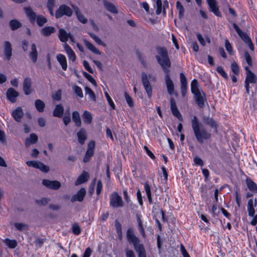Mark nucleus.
<instances>
[{"instance_id":"obj_22","label":"nucleus","mask_w":257,"mask_h":257,"mask_svg":"<svg viewBox=\"0 0 257 257\" xmlns=\"http://www.w3.org/2000/svg\"><path fill=\"white\" fill-rule=\"evenodd\" d=\"M6 94L8 99L12 102H15L18 96V93L13 88L8 89Z\"/></svg>"},{"instance_id":"obj_51","label":"nucleus","mask_w":257,"mask_h":257,"mask_svg":"<svg viewBox=\"0 0 257 257\" xmlns=\"http://www.w3.org/2000/svg\"><path fill=\"white\" fill-rule=\"evenodd\" d=\"M216 71L217 72L220 74L225 79H228V75L226 73L224 70L223 67L222 66H218L216 68Z\"/></svg>"},{"instance_id":"obj_14","label":"nucleus","mask_w":257,"mask_h":257,"mask_svg":"<svg viewBox=\"0 0 257 257\" xmlns=\"http://www.w3.org/2000/svg\"><path fill=\"white\" fill-rule=\"evenodd\" d=\"M86 195V190L84 188H81L76 194L73 195L71 197V201L72 202L75 201L81 202Z\"/></svg>"},{"instance_id":"obj_19","label":"nucleus","mask_w":257,"mask_h":257,"mask_svg":"<svg viewBox=\"0 0 257 257\" xmlns=\"http://www.w3.org/2000/svg\"><path fill=\"white\" fill-rule=\"evenodd\" d=\"M256 206V199L253 200L252 199H250L248 201L247 205V210L248 213V215L250 216H253L255 210L254 207Z\"/></svg>"},{"instance_id":"obj_5","label":"nucleus","mask_w":257,"mask_h":257,"mask_svg":"<svg viewBox=\"0 0 257 257\" xmlns=\"http://www.w3.org/2000/svg\"><path fill=\"white\" fill-rule=\"evenodd\" d=\"M24 10L26 15L32 23H34L36 20L38 25L42 27L47 22V19L41 15L36 16L35 13L33 11L30 7H25Z\"/></svg>"},{"instance_id":"obj_38","label":"nucleus","mask_w":257,"mask_h":257,"mask_svg":"<svg viewBox=\"0 0 257 257\" xmlns=\"http://www.w3.org/2000/svg\"><path fill=\"white\" fill-rule=\"evenodd\" d=\"M72 120L74 122L75 125L77 126H81V121L79 112L74 111L72 113Z\"/></svg>"},{"instance_id":"obj_2","label":"nucleus","mask_w":257,"mask_h":257,"mask_svg":"<svg viewBox=\"0 0 257 257\" xmlns=\"http://www.w3.org/2000/svg\"><path fill=\"white\" fill-rule=\"evenodd\" d=\"M191 91L194 95V98L198 106L200 108L204 107L205 103L207 102L206 94L200 87L197 80L195 79L191 81Z\"/></svg>"},{"instance_id":"obj_34","label":"nucleus","mask_w":257,"mask_h":257,"mask_svg":"<svg viewBox=\"0 0 257 257\" xmlns=\"http://www.w3.org/2000/svg\"><path fill=\"white\" fill-rule=\"evenodd\" d=\"M246 183L250 191L254 192L257 191V185L251 179L247 178Z\"/></svg>"},{"instance_id":"obj_64","label":"nucleus","mask_w":257,"mask_h":257,"mask_svg":"<svg viewBox=\"0 0 257 257\" xmlns=\"http://www.w3.org/2000/svg\"><path fill=\"white\" fill-rule=\"evenodd\" d=\"M63 120L65 125H68L71 121V118L70 115L64 116L63 117Z\"/></svg>"},{"instance_id":"obj_43","label":"nucleus","mask_w":257,"mask_h":257,"mask_svg":"<svg viewBox=\"0 0 257 257\" xmlns=\"http://www.w3.org/2000/svg\"><path fill=\"white\" fill-rule=\"evenodd\" d=\"M4 242L11 248H14L17 246V242L16 240H11L9 238L5 239Z\"/></svg>"},{"instance_id":"obj_48","label":"nucleus","mask_w":257,"mask_h":257,"mask_svg":"<svg viewBox=\"0 0 257 257\" xmlns=\"http://www.w3.org/2000/svg\"><path fill=\"white\" fill-rule=\"evenodd\" d=\"M14 226L17 229L20 231L27 230L28 228V226L27 224L22 223H15Z\"/></svg>"},{"instance_id":"obj_29","label":"nucleus","mask_w":257,"mask_h":257,"mask_svg":"<svg viewBox=\"0 0 257 257\" xmlns=\"http://www.w3.org/2000/svg\"><path fill=\"white\" fill-rule=\"evenodd\" d=\"M55 31L56 30L54 27L47 26L42 28L41 30V33L44 36H49L52 33L55 32Z\"/></svg>"},{"instance_id":"obj_35","label":"nucleus","mask_w":257,"mask_h":257,"mask_svg":"<svg viewBox=\"0 0 257 257\" xmlns=\"http://www.w3.org/2000/svg\"><path fill=\"white\" fill-rule=\"evenodd\" d=\"M37 141V136L35 134H31L30 138L26 140L25 145L27 147H29L31 145L36 143Z\"/></svg>"},{"instance_id":"obj_53","label":"nucleus","mask_w":257,"mask_h":257,"mask_svg":"<svg viewBox=\"0 0 257 257\" xmlns=\"http://www.w3.org/2000/svg\"><path fill=\"white\" fill-rule=\"evenodd\" d=\"M225 47L229 54L232 55L233 54L232 48L231 44L227 39L225 41Z\"/></svg>"},{"instance_id":"obj_4","label":"nucleus","mask_w":257,"mask_h":257,"mask_svg":"<svg viewBox=\"0 0 257 257\" xmlns=\"http://www.w3.org/2000/svg\"><path fill=\"white\" fill-rule=\"evenodd\" d=\"M158 55L156 58L166 74L169 73V68L171 66V62L169 58L167 51L163 48L157 49Z\"/></svg>"},{"instance_id":"obj_56","label":"nucleus","mask_w":257,"mask_h":257,"mask_svg":"<svg viewBox=\"0 0 257 257\" xmlns=\"http://www.w3.org/2000/svg\"><path fill=\"white\" fill-rule=\"evenodd\" d=\"M244 58L246 62V63L248 64V65L250 66H252V61H251V58L250 56V55L249 54L248 52L247 51H245L244 52Z\"/></svg>"},{"instance_id":"obj_9","label":"nucleus","mask_w":257,"mask_h":257,"mask_svg":"<svg viewBox=\"0 0 257 257\" xmlns=\"http://www.w3.org/2000/svg\"><path fill=\"white\" fill-rule=\"evenodd\" d=\"M26 164L29 167L38 169L45 173H47L49 170V168L48 166L40 162L28 161L26 162Z\"/></svg>"},{"instance_id":"obj_36","label":"nucleus","mask_w":257,"mask_h":257,"mask_svg":"<svg viewBox=\"0 0 257 257\" xmlns=\"http://www.w3.org/2000/svg\"><path fill=\"white\" fill-rule=\"evenodd\" d=\"M144 189L146 192L149 203L152 204L153 203V199H152V197L151 187L148 182H146L144 184Z\"/></svg>"},{"instance_id":"obj_6","label":"nucleus","mask_w":257,"mask_h":257,"mask_svg":"<svg viewBox=\"0 0 257 257\" xmlns=\"http://www.w3.org/2000/svg\"><path fill=\"white\" fill-rule=\"evenodd\" d=\"M233 27L244 43L248 44L249 49L253 51L254 46L251 39L248 35L245 33L242 32L235 23L233 24Z\"/></svg>"},{"instance_id":"obj_18","label":"nucleus","mask_w":257,"mask_h":257,"mask_svg":"<svg viewBox=\"0 0 257 257\" xmlns=\"http://www.w3.org/2000/svg\"><path fill=\"white\" fill-rule=\"evenodd\" d=\"M245 70L246 72V76L245 81L250 83H255L257 78L255 74L250 70L249 67L247 66L245 67Z\"/></svg>"},{"instance_id":"obj_54","label":"nucleus","mask_w":257,"mask_h":257,"mask_svg":"<svg viewBox=\"0 0 257 257\" xmlns=\"http://www.w3.org/2000/svg\"><path fill=\"white\" fill-rule=\"evenodd\" d=\"M84 76L95 86H97L96 82L93 77L86 72L84 73Z\"/></svg>"},{"instance_id":"obj_32","label":"nucleus","mask_w":257,"mask_h":257,"mask_svg":"<svg viewBox=\"0 0 257 257\" xmlns=\"http://www.w3.org/2000/svg\"><path fill=\"white\" fill-rule=\"evenodd\" d=\"M78 140L79 143L83 144L86 139V133L84 129L81 128L77 133Z\"/></svg>"},{"instance_id":"obj_1","label":"nucleus","mask_w":257,"mask_h":257,"mask_svg":"<svg viewBox=\"0 0 257 257\" xmlns=\"http://www.w3.org/2000/svg\"><path fill=\"white\" fill-rule=\"evenodd\" d=\"M191 125L195 138L200 144L210 139L211 134L202 126L196 116H193L191 119Z\"/></svg>"},{"instance_id":"obj_44","label":"nucleus","mask_w":257,"mask_h":257,"mask_svg":"<svg viewBox=\"0 0 257 257\" xmlns=\"http://www.w3.org/2000/svg\"><path fill=\"white\" fill-rule=\"evenodd\" d=\"M205 123L211 128H214L215 132L217 131V124L215 121L212 118H207L205 119Z\"/></svg>"},{"instance_id":"obj_63","label":"nucleus","mask_w":257,"mask_h":257,"mask_svg":"<svg viewBox=\"0 0 257 257\" xmlns=\"http://www.w3.org/2000/svg\"><path fill=\"white\" fill-rule=\"evenodd\" d=\"M197 39H198L199 42L200 43V44L202 46H205L206 45L205 41L201 34H197Z\"/></svg>"},{"instance_id":"obj_33","label":"nucleus","mask_w":257,"mask_h":257,"mask_svg":"<svg viewBox=\"0 0 257 257\" xmlns=\"http://www.w3.org/2000/svg\"><path fill=\"white\" fill-rule=\"evenodd\" d=\"M84 43L86 48L93 53L98 55H100L101 54V52L95 48V47L90 42L87 40H84Z\"/></svg>"},{"instance_id":"obj_60","label":"nucleus","mask_w":257,"mask_h":257,"mask_svg":"<svg viewBox=\"0 0 257 257\" xmlns=\"http://www.w3.org/2000/svg\"><path fill=\"white\" fill-rule=\"evenodd\" d=\"M180 251L183 257H190L189 254L186 251V249L185 248L183 244H181L180 246Z\"/></svg>"},{"instance_id":"obj_28","label":"nucleus","mask_w":257,"mask_h":257,"mask_svg":"<svg viewBox=\"0 0 257 257\" xmlns=\"http://www.w3.org/2000/svg\"><path fill=\"white\" fill-rule=\"evenodd\" d=\"M64 112V107L61 104L56 105L53 111V115L58 117H62Z\"/></svg>"},{"instance_id":"obj_10","label":"nucleus","mask_w":257,"mask_h":257,"mask_svg":"<svg viewBox=\"0 0 257 257\" xmlns=\"http://www.w3.org/2000/svg\"><path fill=\"white\" fill-rule=\"evenodd\" d=\"M142 81L149 97H151L152 93V87L149 82L148 75L145 72L142 73Z\"/></svg>"},{"instance_id":"obj_8","label":"nucleus","mask_w":257,"mask_h":257,"mask_svg":"<svg viewBox=\"0 0 257 257\" xmlns=\"http://www.w3.org/2000/svg\"><path fill=\"white\" fill-rule=\"evenodd\" d=\"M72 15L71 9L65 5H61L55 13V17L57 19L60 18L63 16L71 17Z\"/></svg>"},{"instance_id":"obj_45","label":"nucleus","mask_w":257,"mask_h":257,"mask_svg":"<svg viewBox=\"0 0 257 257\" xmlns=\"http://www.w3.org/2000/svg\"><path fill=\"white\" fill-rule=\"evenodd\" d=\"M85 92L86 94H88L89 95V98L92 100L93 101H95L96 97L93 91L88 87H85Z\"/></svg>"},{"instance_id":"obj_21","label":"nucleus","mask_w":257,"mask_h":257,"mask_svg":"<svg viewBox=\"0 0 257 257\" xmlns=\"http://www.w3.org/2000/svg\"><path fill=\"white\" fill-rule=\"evenodd\" d=\"M64 48L70 60L74 62L76 60V55L71 48L67 44L64 45Z\"/></svg>"},{"instance_id":"obj_3","label":"nucleus","mask_w":257,"mask_h":257,"mask_svg":"<svg viewBox=\"0 0 257 257\" xmlns=\"http://www.w3.org/2000/svg\"><path fill=\"white\" fill-rule=\"evenodd\" d=\"M126 238L127 241L133 244L134 249L138 253V257H147L144 245L140 242V239L134 234L132 228L127 229Z\"/></svg>"},{"instance_id":"obj_37","label":"nucleus","mask_w":257,"mask_h":257,"mask_svg":"<svg viewBox=\"0 0 257 257\" xmlns=\"http://www.w3.org/2000/svg\"><path fill=\"white\" fill-rule=\"evenodd\" d=\"M104 5L105 8L107 9V11L109 12L113 13V14H116L117 13V11L116 8L115 7V6L111 3L107 2V1H104Z\"/></svg>"},{"instance_id":"obj_39","label":"nucleus","mask_w":257,"mask_h":257,"mask_svg":"<svg viewBox=\"0 0 257 257\" xmlns=\"http://www.w3.org/2000/svg\"><path fill=\"white\" fill-rule=\"evenodd\" d=\"M35 106L39 112H42L44 110L45 104L42 100L37 99L35 102Z\"/></svg>"},{"instance_id":"obj_11","label":"nucleus","mask_w":257,"mask_h":257,"mask_svg":"<svg viewBox=\"0 0 257 257\" xmlns=\"http://www.w3.org/2000/svg\"><path fill=\"white\" fill-rule=\"evenodd\" d=\"M42 184L49 189L52 190H58L61 187V183L57 180H49L44 179L42 181Z\"/></svg>"},{"instance_id":"obj_17","label":"nucleus","mask_w":257,"mask_h":257,"mask_svg":"<svg viewBox=\"0 0 257 257\" xmlns=\"http://www.w3.org/2000/svg\"><path fill=\"white\" fill-rule=\"evenodd\" d=\"M180 81H181V89L182 95L184 97L187 93V79L183 73L180 74Z\"/></svg>"},{"instance_id":"obj_57","label":"nucleus","mask_w":257,"mask_h":257,"mask_svg":"<svg viewBox=\"0 0 257 257\" xmlns=\"http://www.w3.org/2000/svg\"><path fill=\"white\" fill-rule=\"evenodd\" d=\"M49 199L46 198H43L41 200H36V202L39 205H45L48 203Z\"/></svg>"},{"instance_id":"obj_52","label":"nucleus","mask_w":257,"mask_h":257,"mask_svg":"<svg viewBox=\"0 0 257 257\" xmlns=\"http://www.w3.org/2000/svg\"><path fill=\"white\" fill-rule=\"evenodd\" d=\"M72 232L75 235H79L81 232V229L78 224L75 223L72 227Z\"/></svg>"},{"instance_id":"obj_25","label":"nucleus","mask_w":257,"mask_h":257,"mask_svg":"<svg viewBox=\"0 0 257 257\" xmlns=\"http://www.w3.org/2000/svg\"><path fill=\"white\" fill-rule=\"evenodd\" d=\"M24 113L22 108L20 107L17 108L12 112V116L18 122H20L22 117L23 116Z\"/></svg>"},{"instance_id":"obj_55","label":"nucleus","mask_w":257,"mask_h":257,"mask_svg":"<svg viewBox=\"0 0 257 257\" xmlns=\"http://www.w3.org/2000/svg\"><path fill=\"white\" fill-rule=\"evenodd\" d=\"M104 94H105L106 98L108 103L109 104V105L111 106V107L113 109H114L115 105H114V104L112 99L111 98V97L109 95L108 93L107 92H104Z\"/></svg>"},{"instance_id":"obj_7","label":"nucleus","mask_w":257,"mask_h":257,"mask_svg":"<svg viewBox=\"0 0 257 257\" xmlns=\"http://www.w3.org/2000/svg\"><path fill=\"white\" fill-rule=\"evenodd\" d=\"M109 205L113 208H119L123 206L122 198L117 192H113L110 196Z\"/></svg>"},{"instance_id":"obj_50","label":"nucleus","mask_w":257,"mask_h":257,"mask_svg":"<svg viewBox=\"0 0 257 257\" xmlns=\"http://www.w3.org/2000/svg\"><path fill=\"white\" fill-rule=\"evenodd\" d=\"M124 97L127 103L130 107L134 106V101L132 97H131L126 92H124Z\"/></svg>"},{"instance_id":"obj_30","label":"nucleus","mask_w":257,"mask_h":257,"mask_svg":"<svg viewBox=\"0 0 257 257\" xmlns=\"http://www.w3.org/2000/svg\"><path fill=\"white\" fill-rule=\"evenodd\" d=\"M73 9L79 22L82 24H86L87 22V19L80 12L79 8L77 7H73Z\"/></svg>"},{"instance_id":"obj_31","label":"nucleus","mask_w":257,"mask_h":257,"mask_svg":"<svg viewBox=\"0 0 257 257\" xmlns=\"http://www.w3.org/2000/svg\"><path fill=\"white\" fill-rule=\"evenodd\" d=\"M38 53L36 45L33 43L31 45V51L30 53V57L34 63L37 60Z\"/></svg>"},{"instance_id":"obj_27","label":"nucleus","mask_w":257,"mask_h":257,"mask_svg":"<svg viewBox=\"0 0 257 257\" xmlns=\"http://www.w3.org/2000/svg\"><path fill=\"white\" fill-rule=\"evenodd\" d=\"M59 33V38L60 40L66 43V42L68 41L69 38V36H70V33H68L66 31L63 29H60Z\"/></svg>"},{"instance_id":"obj_15","label":"nucleus","mask_w":257,"mask_h":257,"mask_svg":"<svg viewBox=\"0 0 257 257\" xmlns=\"http://www.w3.org/2000/svg\"><path fill=\"white\" fill-rule=\"evenodd\" d=\"M171 110L172 114L175 116L179 120L183 121V117L179 111L176 106L175 100L171 98L170 100Z\"/></svg>"},{"instance_id":"obj_61","label":"nucleus","mask_w":257,"mask_h":257,"mask_svg":"<svg viewBox=\"0 0 257 257\" xmlns=\"http://www.w3.org/2000/svg\"><path fill=\"white\" fill-rule=\"evenodd\" d=\"M102 188V184L100 180L98 181L97 183V187H96V193L97 195H99L101 193V190Z\"/></svg>"},{"instance_id":"obj_47","label":"nucleus","mask_w":257,"mask_h":257,"mask_svg":"<svg viewBox=\"0 0 257 257\" xmlns=\"http://www.w3.org/2000/svg\"><path fill=\"white\" fill-rule=\"evenodd\" d=\"M176 7L179 11V15L180 18H182L184 16V9L181 3L179 1L176 2Z\"/></svg>"},{"instance_id":"obj_24","label":"nucleus","mask_w":257,"mask_h":257,"mask_svg":"<svg viewBox=\"0 0 257 257\" xmlns=\"http://www.w3.org/2000/svg\"><path fill=\"white\" fill-rule=\"evenodd\" d=\"M56 58L61 65L62 69L63 70H66L67 68V64L66 57L63 54H59L57 55Z\"/></svg>"},{"instance_id":"obj_41","label":"nucleus","mask_w":257,"mask_h":257,"mask_svg":"<svg viewBox=\"0 0 257 257\" xmlns=\"http://www.w3.org/2000/svg\"><path fill=\"white\" fill-rule=\"evenodd\" d=\"M10 26L12 30H15L21 27L22 24L17 20H13L10 22Z\"/></svg>"},{"instance_id":"obj_12","label":"nucleus","mask_w":257,"mask_h":257,"mask_svg":"<svg viewBox=\"0 0 257 257\" xmlns=\"http://www.w3.org/2000/svg\"><path fill=\"white\" fill-rule=\"evenodd\" d=\"M95 148V142L93 141H90L88 144V148L85 155L83 158L84 162H87L89 161L91 157L93 155L94 150Z\"/></svg>"},{"instance_id":"obj_42","label":"nucleus","mask_w":257,"mask_h":257,"mask_svg":"<svg viewBox=\"0 0 257 257\" xmlns=\"http://www.w3.org/2000/svg\"><path fill=\"white\" fill-rule=\"evenodd\" d=\"M89 36L91 37L92 39L98 45H101L103 47H106V45L105 43H103L101 39L96 35L93 33H89Z\"/></svg>"},{"instance_id":"obj_23","label":"nucleus","mask_w":257,"mask_h":257,"mask_svg":"<svg viewBox=\"0 0 257 257\" xmlns=\"http://www.w3.org/2000/svg\"><path fill=\"white\" fill-rule=\"evenodd\" d=\"M4 54L6 56L7 59L9 60L12 56V49L11 43L8 41H6L4 43Z\"/></svg>"},{"instance_id":"obj_59","label":"nucleus","mask_w":257,"mask_h":257,"mask_svg":"<svg viewBox=\"0 0 257 257\" xmlns=\"http://www.w3.org/2000/svg\"><path fill=\"white\" fill-rule=\"evenodd\" d=\"M83 66L86 70H87L88 72L91 73H93V70L92 68L90 66L88 62L86 61H83Z\"/></svg>"},{"instance_id":"obj_62","label":"nucleus","mask_w":257,"mask_h":257,"mask_svg":"<svg viewBox=\"0 0 257 257\" xmlns=\"http://www.w3.org/2000/svg\"><path fill=\"white\" fill-rule=\"evenodd\" d=\"M137 196L140 205L142 206L143 205V201L142 194L140 190H138L137 192Z\"/></svg>"},{"instance_id":"obj_46","label":"nucleus","mask_w":257,"mask_h":257,"mask_svg":"<svg viewBox=\"0 0 257 257\" xmlns=\"http://www.w3.org/2000/svg\"><path fill=\"white\" fill-rule=\"evenodd\" d=\"M72 89H73V91L74 92V93L78 96H79L80 98H82L83 97L82 90L79 86H78L77 85L73 86L72 87Z\"/></svg>"},{"instance_id":"obj_40","label":"nucleus","mask_w":257,"mask_h":257,"mask_svg":"<svg viewBox=\"0 0 257 257\" xmlns=\"http://www.w3.org/2000/svg\"><path fill=\"white\" fill-rule=\"evenodd\" d=\"M83 121L87 124H89L92 121L91 114L88 111L85 110L82 114Z\"/></svg>"},{"instance_id":"obj_13","label":"nucleus","mask_w":257,"mask_h":257,"mask_svg":"<svg viewBox=\"0 0 257 257\" xmlns=\"http://www.w3.org/2000/svg\"><path fill=\"white\" fill-rule=\"evenodd\" d=\"M206 2L210 11L217 17H221V14L217 6L216 0H206Z\"/></svg>"},{"instance_id":"obj_16","label":"nucleus","mask_w":257,"mask_h":257,"mask_svg":"<svg viewBox=\"0 0 257 257\" xmlns=\"http://www.w3.org/2000/svg\"><path fill=\"white\" fill-rule=\"evenodd\" d=\"M23 90L26 95H29L32 92V81L30 78H26L23 82Z\"/></svg>"},{"instance_id":"obj_49","label":"nucleus","mask_w":257,"mask_h":257,"mask_svg":"<svg viewBox=\"0 0 257 257\" xmlns=\"http://www.w3.org/2000/svg\"><path fill=\"white\" fill-rule=\"evenodd\" d=\"M231 68L232 71L235 75H238L239 73V68L237 64L235 62H233L231 65Z\"/></svg>"},{"instance_id":"obj_20","label":"nucleus","mask_w":257,"mask_h":257,"mask_svg":"<svg viewBox=\"0 0 257 257\" xmlns=\"http://www.w3.org/2000/svg\"><path fill=\"white\" fill-rule=\"evenodd\" d=\"M166 74L165 82L167 91L169 94L172 95L173 94L174 91V84L170 77L169 73Z\"/></svg>"},{"instance_id":"obj_58","label":"nucleus","mask_w":257,"mask_h":257,"mask_svg":"<svg viewBox=\"0 0 257 257\" xmlns=\"http://www.w3.org/2000/svg\"><path fill=\"white\" fill-rule=\"evenodd\" d=\"M125 253L126 257H136L134 251L128 248H125Z\"/></svg>"},{"instance_id":"obj_26","label":"nucleus","mask_w":257,"mask_h":257,"mask_svg":"<svg viewBox=\"0 0 257 257\" xmlns=\"http://www.w3.org/2000/svg\"><path fill=\"white\" fill-rule=\"evenodd\" d=\"M88 173L85 171H83V173L78 177L75 183V185L77 186L86 182L88 180Z\"/></svg>"}]
</instances>
